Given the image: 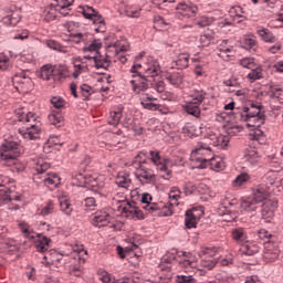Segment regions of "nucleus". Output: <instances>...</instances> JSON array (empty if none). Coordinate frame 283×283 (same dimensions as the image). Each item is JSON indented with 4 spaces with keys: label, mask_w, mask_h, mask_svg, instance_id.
Masks as SVG:
<instances>
[{
    "label": "nucleus",
    "mask_w": 283,
    "mask_h": 283,
    "mask_svg": "<svg viewBox=\"0 0 283 283\" xmlns=\"http://www.w3.org/2000/svg\"><path fill=\"white\" fill-rule=\"evenodd\" d=\"M169 200L170 201L168 202H170L172 207H178V200H180V189H178L177 187H172L169 192Z\"/></svg>",
    "instance_id": "nucleus-54"
},
{
    "label": "nucleus",
    "mask_w": 283,
    "mask_h": 283,
    "mask_svg": "<svg viewBox=\"0 0 283 283\" xmlns=\"http://www.w3.org/2000/svg\"><path fill=\"white\" fill-rule=\"evenodd\" d=\"M252 200L258 205L260 202H265L266 199V190L262 187L255 188L253 190V198Z\"/></svg>",
    "instance_id": "nucleus-44"
},
{
    "label": "nucleus",
    "mask_w": 283,
    "mask_h": 283,
    "mask_svg": "<svg viewBox=\"0 0 283 283\" xmlns=\"http://www.w3.org/2000/svg\"><path fill=\"white\" fill-rule=\"evenodd\" d=\"M120 118H123V106L112 108L108 117V125H112L113 127L111 130L112 134H116L117 136L123 134V130L118 128V125H120Z\"/></svg>",
    "instance_id": "nucleus-17"
},
{
    "label": "nucleus",
    "mask_w": 283,
    "mask_h": 283,
    "mask_svg": "<svg viewBox=\"0 0 283 283\" xmlns=\"http://www.w3.org/2000/svg\"><path fill=\"white\" fill-rule=\"evenodd\" d=\"M75 60L74 62V72L72 73L73 78H78V76H81V74H83V72H87V65L84 64H77Z\"/></svg>",
    "instance_id": "nucleus-58"
},
{
    "label": "nucleus",
    "mask_w": 283,
    "mask_h": 283,
    "mask_svg": "<svg viewBox=\"0 0 283 283\" xmlns=\"http://www.w3.org/2000/svg\"><path fill=\"white\" fill-rule=\"evenodd\" d=\"M256 34L260 36L261 41H264V43H275V41H277L275 35H273L269 29L263 27L258 28Z\"/></svg>",
    "instance_id": "nucleus-27"
},
{
    "label": "nucleus",
    "mask_w": 283,
    "mask_h": 283,
    "mask_svg": "<svg viewBox=\"0 0 283 283\" xmlns=\"http://www.w3.org/2000/svg\"><path fill=\"white\" fill-rule=\"evenodd\" d=\"M46 46L50 48V50H54L55 52H61L62 54H67V48L63 46L61 43L49 40L46 41Z\"/></svg>",
    "instance_id": "nucleus-53"
},
{
    "label": "nucleus",
    "mask_w": 283,
    "mask_h": 283,
    "mask_svg": "<svg viewBox=\"0 0 283 283\" xmlns=\"http://www.w3.org/2000/svg\"><path fill=\"white\" fill-rule=\"evenodd\" d=\"M150 160L156 165L158 171H161L163 175H160L164 180H169L171 178V170L167 168L168 161L160 158V153L156 150H150Z\"/></svg>",
    "instance_id": "nucleus-16"
},
{
    "label": "nucleus",
    "mask_w": 283,
    "mask_h": 283,
    "mask_svg": "<svg viewBox=\"0 0 283 283\" xmlns=\"http://www.w3.org/2000/svg\"><path fill=\"white\" fill-rule=\"evenodd\" d=\"M248 182H251V176L249 172L239 174L232 181L233 187H244Z\"/></svg>",
    "instance_id": "nucleus-41"
},
{
    "label": "nucleus",
    "mask_w": 283,
    "mask_h": 283,
    "mask_svg": "<svg viewBox=\"0 0 283 283\" xmlns=\"http://www.w3.org/2000/svg\"><path fill=\"white\" fill-rule=\"evenodd\" d=\"M112 205L116 207L117 211L124 216V218H136L143 220V210H139L135 201H128L124 195L117 193L112 197Z\"/></svg>",
    "instance_id": "nucleus-3"
},
{
    "label": "nucleus",
    "mask_w": 283,
    "mask_h": 283,
    "mask_svg": "<svg viewBox=\"0 0 283 283\" xmlns=\"http://www.w3.org/2000/svg\"><path fill=\"white\" fill-rule=\"evenodd\" d=\"M211 158H213V150H211V146L209 145V137H206L203 140L197 143L190 154V160L196 163L199 169H207Z\"/></svg>",
    "instance_id": "nucleus-4"
},
{
    "label": "nucleus",
    "mask_w": 283,
    "mask_h": 283,
    "mask_svg": "<svg viewBox=\"0 0 283 283\" xmlns=\"http://www.w3.org/2000/svg\"><path fill=\"white\" fill-rule=\"evenodd\" d=\"M112 220V216L107 211H97L95 216L92 218L93 227H105V224L109 223Z\"/></svg>",
    "instance_id": "nucleus-20"
},
{
    "label": "nucleus",
    "mask_w": 283,
    "mask_h": 283,
    "mask_svg": "<svg viewBox=\"0 0 283 283\" xmlns=\"http://www.w3.org/2000/svg\"><path fill=\"white\" fill-rule=\"evenodd\" d=\"M60 209L64 216H72L74 208L72 207V202L69 201L66 198H60Z\"/></svg>",
    "instance_id": "nucleus-43"
},
{
    "label": "nucleus",
    "mask_w": 283,
    "mask_h": 283,
    "mask_svg": "<svg viewBox=\"0 0 283 283\" xmlns=\"http://www.w3.org/2000/svg\"><path fill=\"white\" fill-rule=\"evenodd\" d=\"M0 158L4 165H10V160H14L21 156V148L17 142H4L1 145Z\"/></svg>",
    "instance_id": "nucleus-8"
},
{
    "label": "nucleus",
    "mask_w": 283,
    "mask_h": 283,
    "mask_svg": "<svg viewBox=\"0 0 283 283\" xmlns=\"http://www.w3.org/2000/svg\"><path fill=\"white\" fill-rule=\"evenodd\" d=\"M54 76H59L60 78H67L70 76V69L67 65H59L53 67Z\"/></svg>",
    "instance_id": "nucleus-50"
},
{
    "label": "nucleus",
    "mask_w": 283,
    "mask_h": 283,
    "mask_svg": "<svg viewBox=\"0 0 283 283\" xmlns=\"http://www.w3.org/2000/svg\"><path fill=\"white\" fill-rule=\"evenodd\" d=\"M149 101H157L154 95L146 93L144 97L140 98V105L144 107V109H149L150 112H158L160 109V105L156 103H151Z\"/></svg>",
    "instance_id": "nucleus-22"
},
{
    "label": "nucleus",
    "mask_w": 283,
    "mask_h": 283,
    "mask_svg": "<svg viewBox=\"0 0 283 283\" xmlns=\"http://www.w3.org/2000/svg\"><path fill=\"white\" fill-rule=\"evenodd\" d=\"M235 120L245 123L249 129L262 127L265 122L264 114H262V107L260 105L251 104L250 107L243 106L234 111Z\"/></svg>",
    "instance_id": "nucleus-2"
},
{
    "label": "nucleus",
    "mask_w": 283,
    "mask_h": 283,
    "mask_svg": "<svg viewBox=\"0 0 283 283\" xmlns=\"http://www.w3.org/2000/svg\"><path fill=\"white\" fill-rule=\"evenodd\" d=\"M48 169H50V163L40 159L36 164H35V171L36 174H45V171H48Z\"/></svg>",
    "instance_id": "nucleus-59"
},
{
    "label": "nucleus",
    "mask_w": 283,
    "mask_h": 283,
    "mask_svg": "<svg viewBox=\"0 0 283 283\" xmlns=\"http://www.w3.org/2000/svg\"><path fill=\"white\" fill-rule=\"evenodd\" d=\"M201 48H209L210 43H213V35L211 33H203L199 38Z\"/></svg>",
    "instance_id": "nucleus-57"
},
{
    "label": "nucleus",
    "mask_w": 283,
    "mask_h": 283,
    "mask_svg": "<svg viewBox=\"0 0 283 283\" xmlns=\"http://www.w3.org/2000/svg\"><path fill=\"white\" fill-rule=\"evenodd\" d=\"M51 104L55 109H63V107H65V99L61 96H54L51 98Z\"/></svg>",
    "instance_id": "nucleus-64"
},
{
    "label": "nucleus",
    "mask_w": 283,
    "mask_h": 283,
    "mask_svg": "<svg viewBox=\"0 0 283 283\" xmlns=\"http://www.w3.org/2000/svg\"><path fill=\"white\" fill-rule=\"evenodd\" d=\"M50 213H54V202L52 200H49L40 210V216H50Z\"/></svg>",
    "instance_id": "nucleus-63"
},
{
    "label": "nucleus",
    "mask_w": 283,
    "mask_h": 283,
    "mask_svg": "<svg viewBox=\"0 0 283 283\" xmlns=\"http://www.w3.org/2000/svg\"><path fill=\"white\" fill-rule=\"evenodd\" d=\"M140 70L143 71V64L140 63L133 64V66L129 70V74H132L130 78H134V76H143L144 72H140Z\"/></svg>",
    "instance_id": "nucleus-62"
},
{
    "label": "nucleus",
    "mask_w": 283,
    "mask_h": 283,
    "mask_svg": "<svg viewBox=\"0 0 283 283\" xmlns=\"http://www.w3.org/2000/svg\"><path fill=\"white\" fill-rule=\"evenodd\" d=\"M6 167H10L13 174H21V171L25 170V164L21 163L19 158L10 160L9 164H4Z\"/></svg>",
    "instance_id": "nucleus-40"
},
{
    "label": "nucleus",
    "mask_w": 283,
    "mask_h": 283,
    "mask_svg": "<svg viewBox=\"0 0 283 283\" xmlns=\"http://www.w3.org/2000/svg\"><path fill=\"white\" fill-rule=\"evenodd\" d=\"M232 239L235 240L241 245L249 241V237L247 235V232H244V229L242 228L232 230Z\"/></svg>",
    "instance_id": "nucleus-35"
},
{
    "label": "nucleus",
    "mask_w": 283,
    "mask_h": 283,
    "mask_svg": "<svg viewBox=\"0 0 283 283\" xmlns=\"http://www.w3.org/2000/svg\"><path fill=\"white\" fill-rule=\"evenodd\" d=\"M15 115L20 123H25L18 132L25 140H36L41 134V117L23 108L15 109Z\"/></svg>",
    "instance_id": "nucleus-1"
},
{
    "label": "nucleus",
    "mask_w": 283,
    "mask_h": 283,
    "mask_svg": "<svg viewBox=\"0 0 283 283\" xmlns=\"http://www.w3.org/2000/svg\"><path fill=\"white\" fill-rule=\"evenodd\" d=\"M49 123L51 125H54L55 127H61L63 125V114L61 113H56V112H52L50 115H49Z\"/></svg>",
    "instance_id": "nucleus-46"
},
{
    "label": "nucleus",
    "mask_w": 283,
    "mask_h": 283,
    "mask_svg": "<svg viewBox=\"0 0 283 283\" xmlns=\"http://www.w3.org/2000/svg\"><path fill=\"white\" fill-rule=\"evenodd\" d=\"M0 247L3 251H17V241L10 237H2Z\"/></svg>",
    "instance_id": "nucleus-31"
},
{
    "label": "nucleus",
    "mask_w": 283,
    "mask_h": 283,
    "mask_svg": "<svg viewBox=\"0 0 283 283\" xmlns=\"http://www.w3.org/2000/svg\"><path fill=\"white\" fill-rule=\"evenodd\" d=\"M180 264L184 269H187L186 271H193V269H198V259L193 254H189Z\"/></svg>",
    "instance_id": "nucleus-32"
},
{
    "label": "nucleus",
    "mask_w": 283,
    "mask_h": 283,
    "mask_svg": "<svg viewBox=\"0 0 283 283\" xmlns=\"http://www.w3.org/2000/svg\"><path fill=\"white\" fill-rule=\"evenodd\" d=\"M73 185L76 187H91L93 191L105 188V177L103 175L76 174L73 177Z\"/></svg>",
    "instance_id": "nucleus-7"
},
{
    "label": "nucleus",
    "mask_w": 283,
    "mask_h": 283,
    "mask_svg": "<svg viewBox=\"0 0 283 283\" xmlns=\"http://www.w3.org/2000/svg\"><path fill=\"white\" fill-rule=\"evenodd\" d=\"M239 65L245 70H253L258 65V62L255 61V57H242L239 61Z\"/></svg>",
    "instance_id": "nucleus-52"
},
{
    "label": "nucleus",
    "mask_w": 283,
    "mask_h": 283,
    "mask_svg": "<svg viewBox=\"0 0 283 283\" xmlns=\"http://www.w3.org/2000/svg\"><path fill=\"white\" fill-rule=\"evenodd\" d=\"M135 176L143 185H153L156 182V174L149 166L140 164L135 170Z\"/></svg>",
    "instance_id": "nucleus-14"
},
{
    "label": "nucleus",
    "mask_w": 283,
    "mask_h": 283,
    "mask_svg": "<svg viewBox=\"0 0 283 283\" xmlns=\"http://www.w3.org/2000/svg\"><path fill=\"white\" fill-rule=\"evenodd\" d=\"M82 14L84 19H88V21L93 22V25H95L94 30L96 32H105V19H103V15L96 11V9L86 6L82 7Z\"/></svg>",
    "instance_id": "nucleus-11"
},
{
    "label": "nucleus",
    "mask_w": 283,
    "mask_h": 283,
    "mask_svg": "<svg viewBox=\"0 0 283 283\" xmlns=\"http://www.w3.org/2000/svg\"><path fill=\"white\" fill-rule=\"evenodd\" d=\"M115 185L122 189L132 187V175L127 171H119L115 177Z\"/></svg>",
    "instance_id": "nucleus-19"
},
{
    "label": "nucleus",
    "mask_w": 283,
    "mask_h": 283,
    "mask_svg": "<svg viewBox=\"0 0 283 283\" xmlns=\"http://www.w3.org/2000/svg\"><path fill=\"white\" fill-rule=\"evenodd\" d=\"M227 43H229V41L223 40L218 48L219 50L218 56H220V59H223V61H229V59H231V54H233L232 46H224L227 45Z\"/></svg>",
    "instance_id": "nucleus-29"
},
{
    "label": "nucleus",
    "mask_w": 283,
    "mask_h": 283,
    "mask_svg": "<svg viewBox=\"0 0 283 283\" xmlns=\"http://www.w3.org/2000/svg\"><path fill=\"white\" fill-rule=\"evenodd\" d=\"M251 72L248 74L249 81L251 83H254V81H260L262 78V66L260 64H256L254 69H250Z\"/></svg>",
    "instance_id": "nucleus-49"
},
{
    "label": "nucleus",
    "mask_w": 283,
    "mask_h": 283,
    "mask_svg": "<svg viewBox=\"0 0 283 283\" xmlns=\"http://www.w3.org/2000/svg\"><path fill=\"white\" fill-rule=\"evenodd\" d=\"M240 208L242 211L251 213L258 209V203L253 200V198H247L241 200Z\"/></svg>",
    "instance_id": "nucleus-33"
},
{
    "label": "nucleus",
    "mask_w": 283,
    "mask_h": 283,
    "mask_svg": "<svg viewBox=\"0 0 283 283\" xmlns=\"http://www.w3.org/2000/svg\"><path fill=\"white\" fill-rule=\"evenodd\" d=\"M19 21H21V17L17 11H9L8 14L2 18V23H4V25H17Z\"/></svg>",
    "instance_id": "nucleus-34"
},
{
    "label": "nucleus",
    "mask_w": 283,
    "mask_h": 283,
    "mask_svg": "<svg viewBox=\"0 0 283 283\" xmlns=\"http://www.w3.org/2000/svg\"><path fill=\"white\" fill-rule=\"evenodd\" d=\"M52 240H50L48 237H39L35 249L40 253H44L43 255V264H46L48 266L54 265L59 266L61 262H63V254L59 253L56 250H50V243Z\"/></svg>",
    "instance_id": "nucleus-5"
},
{
    "label": "nucleus",
    "mask_w": 283,
    "mask_h": 283,
    "mask_svg": "<svg viewBox=\"0 0 283 283\" xmlns=\"http://www.w3.org/2000/svg\"><path fill=\"white\" fill-rule=\"evenodd\" d=\"M229 14L232 19H243L247 21V15H244V9L240 6H234L229 10Z\"/></svg>",
    "instance_id": "nucleus-48"
},
{
    "label": "nucleus",
    "mask_w": 283,
    "mask_h": 283,
    "mask_svg": "<svg viewBox=\"0 0 283 283\" xmlns=\"http://www.w3.org/2000/svg\"><path fill=\"white\" fill-rule=\"evenodd\" d=\"M40 77L43 81H54L55 75H54V67L52 65H43L40 71Z\"/></svg>",
    "instance_id": "nucleus-37"
},
{
    "label": "nucleus",
    "mask_w": 283,
    "mask_h": 283,
    "mask_svg": "<svg viewBox=\"0 0 283 283\" xmlns=\"http://www.w3.org/2000/svg\"><path fill=\"white\" fill-rule=\"evenodd\" d=\"M208 145H212V147H219V149H227L229 147V136L224 135H213L209 138Z\"/></svg>",
    "instance_id": "nucleus-21"
},
{
    "label": "nucleus",
    "mask_w": 283,
    "mask_h": 283,
    "mask_svg": "<svg viewBox=\"0 0 283 283\" xmlns=\"http://www.w3.org/2000/svg\"><path fill=\"white\" fill-rule=\"evenodd\" d=\"M129 84L136 96H145L151 85V78L146 75H135L134 78L129 80Z\"/></svg>",
    "instance_id": "nucleus-12"
},
{
    "label": "nucleus",
    "mask_w": 283,
    "mask_h": 283,
    "mask_svg": "<svg viewBox=\"0 0 283 283\" xmlns=\"http://www.w3.org/2000/svg\"><path fill=\"white\" fill-rule=\"evenodd\" d=\"M279 255L277 248H275L273 243H265L263 252L264 260H268V262H274V260H277Z\"/></svg>",
    "instance_id": "nucleus-24"
},
{
    "label": "nucleus",
    "mask_w": 283,
    "mask_h": 283,
    "mask_svg": "<svg viewBox=\"0 0 283 283\" xmlns=\"http://www.w3.org/2000/svg\"><path fill=\"white\" fill-rule=\"evenodd\" d=\"M142 66L144 75L150 78V81L151 78H156V76H160V74H163V66H160V61L151 55L144 57Z\"/></svg>",
    "instance_id": "nucleus-10"
},
{
    "label": "nucleus",
    "mask_w": 283,
    "mask_h": 283,
    "mask_svg": "<svg viewBox=\"0 0 283 283\" xmlns=\"http://www.w3.org/2000/svg\"><path fill=\"white\" fill-rule=\"evenodd\" d=\"M175 6H171V8H175L178 12V14H181V17H186V19H193L196 14H198V7L191 2L180 1L177 0Z\"/></svg>",
    "instance_id": "nucleus-15"
},
{
    "label": "nucleus",
    "mask_w": 283,
    "mask_h": 283,
    "mask_svg": "<svg viewBox=\"0 0 283 283\" xmlns=\"http://www.w3.org/2000/svg\"><path fill=\"white\" fill-rule=\"evenodd\" d=\"M241 251L244 253V255H255V253H260V247L255 243H249L247 241L241 245Z\"/></svg>",
    "instance_id": "nucleus-42"
},
{
    "label": "nucleus",
    "mask_w": 283,
    "mask_h": 283,
    "mask_svg": "<svg viewBox=\"0 0 283 283\" xmlns=\"http://www.w3.org/2000/svg\"><path fill=\"white\" fill-rule=\"evenodd\" d=\"M119 52H127V46L120 43L114 45H108L106 51V57L103 55H85L84 59L88 61H94L96 70H107L112 63V59L116 56Z\"/></svg>",
    "instance_id": "nucleus-6"
},
{
    "label": "nucleus",
    "mask_w": 283,
    "mask_h": 283,
    "mask_svg": "<svg viewBox=\"0 0 283 283\" xmlns=\"http://www.w3.org/2000/svg\"><path fill=\"white\" fill-rule=\"evenodd\" d=\"M167 81L168 83H170V85H175V87L182 85V76H180L179 74L168 75Z\"/></svg>",
    "instance_id": "nucleus-60"
},
{
    "label": "nucleus",
    "mask_w": 283,
    "mask_h": 283,
    "mask_svg": "<svg viewBox=\"0 0 283 283\" xmlns=\"http://www.w3.org/2000/svg\"><path fill=\"white\" fill-rule=\"evenodd\" d=\"M185 111L190 116H195V118L200 117V105H198V104H193L192 102H188L187 105L185 106Z\"/></svg>",
    "instance_id": "nucleus-47"
},
{
    "label": "nucleus",
    "mask_w": 283,
    "mask_h": 283,
    "mask_svg": "<svg viewBox=\"0 0 283 283\" xmlns=\"http://www.w3.org/2000/svg\"><path fill=\"white\" fill-rule=\"evenodd\" d=\"M208 165H210V168L212 169V171H222L224 170V160L222 159V157H212L209 159Z\"/></svg>",
    "instance_id": "nucleus-36"
},
{
    "label": "nucleus",
    "mask_w": 283,
    "mask_h": 283,
    "mask_svg": "<svg viewBox=\"0 0 283 283\" xmlns=\"http://www.w3.org/2000/svg\"><path fill=\"white\" fill-rule=\"evenodd\" d=\"M192 62L196 63L193 69V73L196 74V76H205V74H207V71L205 69L207 62L200 61L198 59H192Z\"/></svg>",
    "instance_id": "nucleus-45"
},
{
    "label": "nucleus",
    "mask_w": 283,
    "mask_h": 283,
    "mask_svg": "<svg viewBox=\"0 0 283 283\" xmlns=\"http://www.w3.org/2000/svg\"><path fill=\"white\" fill-rule=\"evenodd\" d=\"M20 63H34V53L30 50L23 51L20 54Z\"/></svg>",
    "instance_id": "nucleus-56"
},
{
    "label": "nucleus",
    "mask_w": 283,
    "mask_h": 283,
    "mask_svg": "<svg viewBox=\"0 0 283 283\" xmlns=\"http://www.w3.org/2000/svg\"><path fill=\"white\" fill-rule=\"evenodd\" d=\"M44 185L45 187H49L50 189H56L59 185H61V177L56 175V172H50L44 178Z\"/></svg>",
    "instance_id": "nucleus-30"
},
{
    "label": "nucleus",
    "mask_w": 283,
    "mask_h": 283,
    "mask_svg": "<svg viewBox=\"0 0 283 283\" xmlns=\"http://www.w3.org/2000/svg\"><path fill=\"white\" fill-rule=\"evenodd\" d=\"M277 208V200L268 199L263 201L261 209V220L265 223L271 222L273 220V216L275 213V209Z\"/></svg>",
    "instance_id": "nucleus-18"
},
{
    "label": "nucleus",
    "mask_w": 283,
    "mask_h": 283,
    "mask_svg": "<svg viewBox=\"0 0 283 283\" xmlns=\"http://www.w3.org/2000/svg\"><path fill=\"white\" fill-rule=\"evenodd\" d=\"M207 96H209V94H207L205 90L195 88L190 93V98H191L190 103H193V105H202V103H205V101L207 99Z\"/></svg>",
    "instance_id": "nucleus-25"
},
{
    "label": "nucleus",
    "mask_w": 283,
    "mask_h": 283,
    "mask_svg": "<svg viewBox=\"0 0 283 283\" xmlns=\"http://www.w3.org/2000/svg\"><path fill=\"white\" fill-rule=\"evenodd\" d=\"M59 17V8L54 4H50L46 7L42 13V18L46 23H50V21H54Z\"/></svg>",
    "instance_id": "nucleus-28"
},
{
    "label": "nucleus",
    "mask_w": 283,
    "mask_h": 283,
    "mask_svg": "<svg viewBox=\"0 0 283 283\" xmlns=\"http://www.w3.org/2000/svg\"><path fill=\"white\" fill-rule=\"evenodd\" d=\"M270 97L274 101H279L281 105H283V90L277 86H271L270 88Z\"/></svg>",
    "instance_id": "nucleus-51"
},
{
    "label": "nucleus",
    "mask_w": 283,
    "mask_h": 283,
    "mask_svg": "<svg viewBox=\"0 0 283 283\" xmlns=\"http://www.w3.org/2000/svg\"><path fill=\"white\" fill-rule=\"evenodd\" d=\"M12 83L20 94H28V92L34 87L32 78L23 71L13 75Z\"/></svg>",
    "instance_id": "nucleus-13"
},
{
    "label": "nucleus",
    "mask_w": 283,
    "mask_h": 283,
    "mask_svg": "<svg viewBox=\"0 0 283 283\" xmlns=\"http://www.w3.org/2000/svg\"><path fill=\"white\" fill-rule=\"evenodd\" d=\"M125 12L130 19H138L140 17V8L138 7H126Z\"/></svg>",
    "instance_id": "nucleus-61"
},
{
    "label": "nucleus",
    "mask_w": 283,
    "mask_h": 283,
    "mask_svg": "<svg viewBox=\"0 0 283 283\" xmlns=\"http://www.w3.org/2000/svg\"><path fill=\"white\" fill-rule=\"evenodd\" d=\"M182 134L188 138H193V136H201L202 134V126L198 124H186L182 127Z\"/></svg>",
    "instance_id": "nucleus-23"
},
{
    "label": "nucleus",
    "mask_w": 283,
    "mask_h": 283,
    "mask_svg": "<svg viewBox=\"0 0 283 283\" xmlns=\"http://www.w3.org/2000/svg\"><path fill=\"white\" fill-rule=\"evenodd\" d=\"M143 209L148 211L151 216H157L159 218H167L169 216H174V205L171 202L158 201L157 203H150L148 206H144Z\"/></svg>",
    "instance_id": "nucleus-9"
},
{
    "label": "nucleus",
    "mask_w": 283,
    "mask_h": 283,
    "mask_svg": "<svg viewBox=\"0 0 283 283\" xmlns=\"http://www.w3.org/2000/svg\"><path fill=\"white\" fill-rule=\"evenodd\" d=\"M196 213H198L196 209L186 211L185 227L187 229H196L198 224V214Z\"/></svg>",
    "instance_id": "nucleus-26"
},
{
    "label": "nucleus",
    "mask_w": 283,
    "mask_h": 283,
    "mask_svg": "<svg viewBox=\"0 0 283 283\" xmlns=\"http://www.w3.org/2000/svg\"><path fill=\"white\" fill-rule=\"evenodd\" d=\"M244 158L247 163H250V165H255L258 160H260V155L255 148L249 147L245 149Z\"/></svg>",
    "instance_id": "nucleus-39"
},
{
    "label": "nucleus",
    "mask_w": 283,
    "mask_h": 283,
    "mask_svg": "<svg viewBox=\"0 0 283 283\" xmlns=\"http://www.w3.org/2000/svg\"><path fill=\"white\" fill-rule=\"evenodd\" d=\"M243 45L245 48V50H253V48H255V45H258V40L255 39V36L248 34L243 36Z\"/></svg>",
    "instance_id": "nucleus-55"
},
{
    "label": "nucleus",
    "mask_w": 283,
    "mask_h": 283,
    "mask_svg": "<svg viewBox=\"0 0 283 283\" xmlns=\"http://www.w3.org/2000/svg\"><path fill=\"white\" fill-rule=\"evenodd\" d=\"M189 59L188 53H180L177 60L174 61L177 70H186V67H189Z\"/></svg>",
    "instance_id": "nucleus-38"
}]
</instances>
